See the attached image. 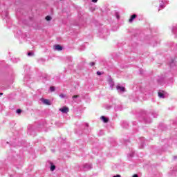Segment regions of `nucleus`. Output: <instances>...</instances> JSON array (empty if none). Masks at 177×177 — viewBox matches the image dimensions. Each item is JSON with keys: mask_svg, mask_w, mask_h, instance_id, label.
<instances>
[{"mask_svg": "<svg viewBox=\"0 0 177 177\" xmlns=\"http://www.w3.org/2000/svg\"><path fill=\"white\" fill-rule=\"evenodd\" d=\"M86 127H88V124H86Z\"/></svg>", "mask_w": 177, "mask_h": 177, "instance_id": "37", "label": "nucleus"}, {"mask_svg": "<svg viewBox=\"0 0 177 177\" xmlns=\"http://www.w3.org/2000/svg\"><path fill=\"white\" fill-rule=\"evenodd\" d=\"M83 169L84 171H89L90 169H92V164L86 163L84 165Z\"/></svg>", "mask_w": 177, "mask_h": 177, "instance_id": "3", "label": "nucleus"}, {"mask_svg": "<svg viewBox=\"0 0 177 177\" xmlns=\"http://www.w3.org/2000/svg\"><path fill=\"white\" fill-rule=\"evenodd\" d=\"M2 95H3V93H0V96H2Z\"/></svg>", "mask_w": 177, "mask_h": 177, "instance_id": "35", "label": "nucleus"}, {"mask_svg": "<svg viewBox=\"0 0 177 177\" xmlns=\"http://www.w3.org/2000/svg\"><path fill=\"white\" fill-rule=\"evenodd\" d=\"M50 92H54V91H55V86H50Z\"/></svg>", "mask_w": 177, "mask_h": 177, "instance_id": "18", "label": "nucleus"}, {"mask_svg": "<svg viewBox=\"0 0 177 177\" xmlns=\"http://www.w3.org/2000/svg\"><path fill=\"white\" fill-rule=\"evenodd\" d=\"M173 34H175V35H176L177 37V25H175L174 26H173V28L171 30Z\"/></svg>", "mask_w": 177, "mask_h": 177, "instance_id": "10", "label": "nucleus"}, {"mask_svg": "<svg viewBox=\"0 0 177 177\" xmlns=\"http://www.w3.org/2000/svg\"><path fill=\"white\" fill-rule=\"evenodd\" d=\"M28 56H34V53L32 52L28 53Z\"/></svg>", "mask_w": 177, "mask_h": 177, "instance_id": "20", "label": "nucleus"}, {"mask_svg": "<svg viewBox=\"0 0 177 177\" xmlns=\"http://www.w3.org/2000/svg\"><path fill=\"white\" fill-rule=\"evenodd\" d=\"M92 2H93L94 3H96V2H97V0H92Z\"/></svg>", "mask_w": 177, "mask_h": 177, "instance_id": "29", "label": "nucleus"}, {"mask_svg": "<svg viewBox=\"0 0 177 177\" xmlns=\"http://www.w3.org/2000/svg\"><path fill=\"white\" fill-rule=\"evenodd\" d=\"M115 16H116V19H118H118H120V15L118 14V12L115 13Z\"/></svg>", "mask_w": 177, "mask_h": 177, "instance_id": "21", "label": "nucleus"}, {"mask_svg": "<svg viewBox=\"0 0 177 177\" xmlns=\"http://www.w3.org/2000/svg\"><path fill=\"white\" fill-rule=\"evenodd\" d=\"M97 75H102V72L97 71Z\"/></svg>", "mask_w": 177, "mask_h": 177, "instance_id": "26", "label": "nucleus"}, {"mask_svg": "<svg viewBox=\"0 0 177 177\" xmlns=\"http://www.w3.org/2000/svg\"><path fill=\"white\" fill-rule=\"evenodd\" d=\"M46 20H47V21H50V20H52V17L48 15L46 17Z\"/></svg>", "mask_w": 177, "mask_h": 177, "instance_id": "17", "label": "nucleus"}, {"mask_svg": "<svg viewBox=\"0 0 177 177\" xmlns=\"http://www.w3.org/2000/svg\"><path fill=\"white\" fill-rule=\"evenodd\" d=\"M101 120L104 122L105 124L109 122V118H106L105 116H102Z\"/></svg>", "mask_w": 177, "mask_h": 177, "instance_id": "14", "label": "nucleus"}, {"mask_svg": "<svg viewBox=\"0 0 177 177\" xmlns=\"http://www.w3.org/2000/svg\"><path fill=\"white\" fill-rule=\"evenodd\" d=\"M77 97H78V95H73V100H75V99H77Z\"/></svg>", "mask_w": 177, "mask_h": 177, "instance_id": "25", "label": "nucleus"}, {"mask_svg": "<svg viewBox=\"0 0 177 177\" xmlns=\"http://www.w3.org/2000/svg\"><path fill=\"white\" fill-rule=\"evenodd\" d=\"M16 112H17V114H20V113H21V109H17Z\"/></svg>", "mask_w": 177, "mask_h": 177, "instance_id": "22", "label": "nucleus"}, {"mask_svg": "<svg viewBox=\"0 0 177 177\" xmlns=\"http://www.w3.org/2000/svg\"><path fill=\"white\" fill-rule=\"evenodd\" d=\"M14 60H15V63H17V62H19V59H14Z\"/></svg>", "mask_w": 177, "mask_h": 177, "instance_id": "30", "label": "nucleus"}, {"mask_svg": "<svg viewBox=\"0 0 177 177\" xmlns=\"http://www.w3.org/2000/svg\"><path fill=\"white\" fill-rule=\"evenodd\" d=\"M174 160H176L177 156H174Z\"/></svg>", "mask_w": 177, "mask_h": 177, "instance_id": "34", "label": "nucleus"}, {"mask_svg": "<svg viewBox=\"0 0 177 177\" xmlns=\"http://www.w3.org/2000/svg\"><path fill=\"white\" fill-rule=\"evenodd\" d=\"M1 17L8 21V19H9V12H8V10H5L4 11H2L1 13Z\"/></svg>", "mask_w": 177, "mask_h": 177, "instance_id": "1", "label": "nucleus"}, {"mask_svg": "<svg viewBox=\"0 0 177 177\" xmlns=\"http://www.w3.org/2000/svg\"><path fill=\"white\" fill-rule=\"evenodd\" d=\"M111 106H108V107H106V109H110Z\"/></svg>", "mask_w": 177, "mask_h": 177, "instance_id": "36", "label": "nucleus"}, {"mask_svg": "<svg viewBox=\"0 0 177 177\" xmlns=\"http://www.w3.org/2000/svg\"><path fill=\"white\" fill-rule=\"evenodd\" d=\"M113 177H121V175L118 174V175H116V176H113Z\"/></svg>", "mask_w": 177, "mask_h": 177, "instance_id": "28", "label": "nucleus"}, {"mask_svg": "<svg viewBox=\"0 0 177 177\" xmlns=\"http://www.w3.org/2000/svg\"><path fill=\"white\" fill-rule=\"evenodd\" d=\"M160 8L164 9L165 8V5L168 3V0H160Z\"/></svg>", "mask_w": 177, "mask_h": 177, "instance_id": "4", "label": "nucleus"}, {"mask_svg": "<svg viewBox=\"0 0 177 177\" xmlns=\"http://www.w3.org/2000/svg\"><path fill=\"white\" fill-rule=\"evenodd\" d=\"M59 97H61V99H64V97H66V95L64 94H60Z\"/></svg>", "mask_w": 177, "mask_h": 177, "instance_id": "19", "label": "nucleus"}, {"mask_svg": "<svg viewBox=\"0 0 177 177\" xmlns=\"http://www.w3.org/2000/svg\"><path fill=\"white\" fill-rule=\"evenodd\" d=\"M116 89L118 93H124V92H125V88L124 86H120V84H118L116 86Z\"/></svg>", "mask_w": 177, "mask_h": 177, "instance_id": "2", "label": "nucleus"}, {"mask_svg": "<svg viewBox=\"0 0 177 177\" xmlns=\"http://www.w3.org/2000/svg\"><path fill=\"white\" fill-rule=\"evenodd\" d=\"M41 102H42L44 104H46L47 106H50V102L48 99L41 98Z\"/></svg>", "mask_w": 177, "mask_h": 177, "instance_id": "6", "label": "nucleus"}, {"mask_svg": "<svg viewBox=\"0 0 177 177\" xmlns=\"http://www.w3.org/2000/svg\"><path fill=\"white\" fill-rule=\"evenodd\" d=\"M157 115H158V114L157 113H153V116L154 118H156Z\"/></svg>", "mask_w": 177, "mask_h": 177, "instance_id": "23", "label": "nucleus"}, {"mask_svg": "<svg viewBox=\"0 0 177 177\" xmlns=\"http://www.w3.org/2000/svg\"><path fill=\"white\" fill-rule=\"evenodd\" d=\"M158 95L160 99H164V97H165V95H164V91H159Z\"/></svg>", "mask_w": 177, "mask_h": 177, "instance_id": "8", "label": "nucleus"}, {"mask_svg": "<svg viewBox=\"0 0 177 177\" xmlns=\"http://www.w3.org/2000/svg\"><path fill=\"white\" fill-rule=\"evenodd\" d=\"M144 122H146V124H150L151 122V118H145Z\"/></svg>", "mask_w": 177, "mask_h": 177, "instance_id": "13", "label": "nucleus"}, {"mask_svg": "<svg viewBox=\"0 0 177 177\" xmlns=\"http://www.w3.org/2000/svg\"><path fill=\"white\" fill-rule=\"evenodd\" d=\"M140 140H141V146L140 147V149H143V147L145 146V138H141Z\"/></svg>", "mask_w": 177, "mask_h": 177, "instance_id": "15", "label": "nucleus"}, {"mask_svg": "<svg viewBox=\"0 0 177 177\" xmlns=\"http://www.w3.org/2000/svg\"><path fill=\"white\" fill-rule=\"evenodd\" d=\"M50 169V171H55V169H56V166H55V165H51Z\"/></svg>", "mask_w": 177, "mask_h": 177, "instance_id": "16", "label": "nucleus"}, {"mask_svg": "<svg viewBox=\"0 0 177 177\" xmlns=\"http://www.w3.org/2000/svg\"><path fill=\"white\" fill-rule=\"evenodd\" d=\"M133 177H139V176H138V174H134Z\"/></svg>", "mask_w": 177, "mask_h": 177, "instance_id": "31", "label": "nucleus"}, {"mask_svg": "<svg viewBox=\"0 0 177 177\" xmlns=\"http://www.w3.org/2000/svg\"><path fill=\"white\" fill-rule=\"evenodd\" d=\"M55 50H63V47L59 44L55 46Z\"/></svg>", "mask_w": 177, "mask_h": 177, "instance_id": "9", "label": "nucleus"}, {"mask_svg": "<svg viewBox=\"0 0 177 177\" xmlns=\"http://www.w3.org/2000/svg\"><path fill=\"white\" fill-rule=\"evenodd\" d=\"M59 111H61V113H63V114H67V113L70 111V109H68V107L67 106H64L63 108L59 109Z\"/></svg>", "mask_w": 177, "mask_h": 177, "instance_id": "5", "label": "nucleus"}, {"mask_svg": "<svg viewBox=\"0 0 177 177\" xmlns=\"http://www.w3.org/2000/svg\"><path fill=\"white\" fill-rule=\"evenodd\" d=\"M94 64H95V62H91L90 63V66H91V67L93 66Z\"/></svg>", "mask_w": 177, "mask_h": 177, "instance_id": "27", "label": "nucleus"}, {"mask_svg": "<svg viewBox=\"0 0 177 177\" xmlns=\"http://www.w3.org/2000/svg\"><path fill=\"white\" fill-rule=\"evenodd\" d=\"M135 19H136V15H131V18L129 19V22L132 23Z\"/></svg>", "mask_w": 177, "mask_h": 177, "instance_id": "12", "label": "nucleus"}, {"mask_svg": "<svg viewBox=\"0 0 177 177\" xmlns=\"http://www.w3.org/2000/svg\"><path fill=\"white\" fill-rule=\"evenodd\" d=\"M108 82L109 84L111 89H113L114 86V82L113 81V79H111V77H109L108 80Z\"/></svg>", "mask_w": 177, "mask_h": 177, "instance_id": "7", "label": "nucleus"}, {"mask_svg": "<svg viewBox=\"0 0 177 177\" xmlns=\"http://www.w3.org/2000/svg\"><path fill=\"white\" fill-rule=\"evenodd\" d=\"M122 127H123V128H127V127L124 126V122L122 124Z\"/></svg>", "mask_w": 177, "mask_h": 177, "instance_id": "32", "label": "nucleus"}, {"mask_svg": "<svg viewBox=\"0 0 177 177\" xmlns=\"http://www.w3.org/2000/svg\"><path fill=\"white\" fill-rule=\"evenodd\" d=\"M133 154H134V153H133V152H131V153H129V154L128 155V157H133Z\"/></svg>", "mask_w": 177, "mask_h": 177, "instance_id": "24", "label": "nucleus"}, {"mask_svg": "<svg viewBox=\"0 0 177 177\" xmlns=\"http://www.w3.org/2000/svg\"><path fill=\"white\" fill-rule=\"evenodd\" d=\"M133 125H136V122H133Z\"/></svg>", "mask_w": 177, "mask_h": 177, "instance_id": "33", "label": "nucleus"}, {"mask_svg": "<svg viewBox=\"0 0 177 177\" xmlns=\"http://www.w3.org/2000/svg\"><path fill=\"white\" fill-rule=\"evenodd\" d=\"M177 59H172L170 62V67H174V66H176Z\"/></svg>", "mask_w": 177, "mask_h": 177, "instance_id": "11", "label": "nucleus"}]
</instances>
